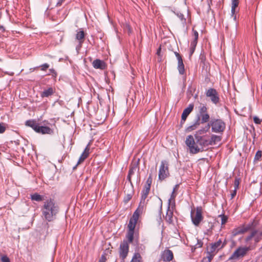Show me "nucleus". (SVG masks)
<instances>
[{"instance_id": "f257e3e1", "label": "nucleus", "mask_w": 262, "mask_h": 262, "mask_svg": "<svg viewBox=\"0 0 262 262\" xmlns=\"http://www.w3.org/2000/svg\"><path fill=\"white\" fill-rule=\"evenodd\" d=\"M185 143L189 147L190 153L192 154L203 151L204 147L211 145L208 135L198 136V135H194V137L189 135L186 137Z\"/></svg>"}, {"instance_id": "f03ea898", "label": "nucleus", "mask_w": 262, "mask_h": 262, "mask_svg": "<svg viewBox=\"0 0 262 262\" xmlns=\"http://www.w3.org/2000/svg\"><path fill=\"white\" fill-rule=\"evenodd\" d=\"M41 210L45 219L52 222L56 219L59 207L54 199L50 198L44 202Z\"/></svg>"}, {"instance_id": "7ed1b4c3", "label": "nucleus", "mask_w": 262, "mask_h": 262, "mask_svg": "<svg viewBox=\"0 0 262 262\" xmlns=\"http://www.w3.org/2000/svg\"><path fill=\"white\" fill-rule=\"evenodd\" d=\"M42 124L39 125L35 119H30L25 122L26 126L31 127L37 133L42 135H53L54 134V129L49 126L51 124L48 121L44 120L42 122Z\"/></svg>"}, {"instance_id": "20e7f679", "label": "nucleus", "mask_w": 262, "mask_h": 262, "mask_svg": "<svg viewBox=\"0 0 262 262\" xmlns=\"http://www.w3.org/2000/svg\"><path fill=\"white\" fill-rule=\"evenodd\" d=\"M142 212V208L138 207L129 219V223L127 225L128 231L125 236L129 243L133 242L136 225L139 220V216Z\"/></svg>"}, {"instance_id": "39448f33", "label": "nucleus", "mask_w": 262, "mask_h": 262, "mask_svg": "<svg viewBox=\"0 0 262 262\" xmlns=\"http://www.w3.org/2000/svg\"><path fill=\"white\" fill-rule=\"evenodd\" d=\"M213 133L222 134L226 128V123L221 119L212 118L208 122Z\"/></svg>"}, {"instance_id": "423d86ee", "label": "nucleus", "mask_w": 262, "mask_h": 262, "mask_svg": "<svg viewBox=\"0 0 262 262\" xmlns=\"http://www.w3.org/2000/svg\"><path fill=\"white\" fill-rule=\"evenodd\" d=\"M170 175L169 172V163L166 160H162L159 167L158 178L161 181L164 180Z\"/></svg>"}, {"instance_id": "0eeeda50", "label": "nucleus", "mask_w": 262, "mask_h": 262, "mask_svg": "<svg viewBox=\"0 0 262 262\" xmlns=\"http://www.w3.org/2000/svg\"><path fill=\"white\" fill-rule=\"evenodd\" d=\"M207 110L206 104L200 103L198 106L199 113L197 115V117L199 118L201 123H207L209 121L210 116L207 112Z\"/></svg>"}, {"instance_id": "6e6552de", "label": "nucleus", "mask_w": 262, "mask_h": 262, "mask_svg": "<svg viewBox=\"0 0 262 262\" xmlns=\"http://www.w3.org/2000/svg\"><path fill=\"white\" fill-rule=\"evenodd\" d=\"M254 221L249 223L248 224H244L242 226L234 228L231 232L232 236L234 237L237 235L244 234L248 231L252 230L254 228Z\"/></svg>"}, {"instance_id": "1a4fd4ad", "label": "nucleus", "mask_w": 262, "mask_h": 262, "mask_svg": "<svg viewBox=\"0 0 262 262\" xmlns=\"http://www.w3.org/2000/svg\"><path fill=\"white\" fill-rule=\"evenodd\" d=\"M128 239H124L120 244L119 248V257L121 259V262H124L125 259L129 252V244Z\"/></svg>"}, {"instance_id": "9d476101", "label": "nucleus", "mask_w": 262, "mask_h": 262, "mask_svg": "<svg viewBox=\"0 0 262 262\" xmlns=\"http://www.w3.org/2000/svg\"><path fill=\"white\" fill-rule=\"evenodd\" d=\"M195 215H193V211L191 212V218L192 223L195 226H198L200 223L203 219V216L202 215V207H197L195 209Z\"/></svg>"}, {"instance_id": "9b49d317", "label": "nucleus", "mask_w": 262, "mask_h": 262, "mask_svg": "<svg viewBox=\"0 0 262 262\" xmlns=\"http://www.w3.org/2000/svg\"><path fill=\"white\" fill-rule=\"evenodd\" d=\"M250 250V248L248 247H240L238 248L230 256L228 260L238 259L240 257L244 256L248 251Z\"/></svg>"}, {"instance_id": "f8f14e48", "label": "nucleus", "mask_w": 262, "mask_h": 262, "mask_svg": "<svg viewBox=\"0 0 262 262\" xmlns=\"http://www.w3.org/2000/svg\"><path fill=\"white\" fill-rule=\"evenodd\" d=\"M85 35L86 33L82 28L79 29L76 31L75 39L78 42V45L76 47L77 51L80 50L81 48L82 44L85 40Z\"/></svg>"}, {"instance_id": "ddd939ff", "label": "nucleus", "mask_w": 262, "mask_h": 262, "mask_svg": "<svg viewBox=\"0 0 262 262\" xmlns=\"http://www.w3.org/2000/svg\"><path fill=\"white\" fill-rule=\"evenodd\" d=\"M137 169L139 170V159L137 161L132 162L129 167L127 180L132 186L133 185L132 182V177L135 174Z\"/></svg>"}, {"instance_id": "4468645a", "label": "nucleus", "mask_w": 262, "mask_h": 262, "mask_svg": "<svg viewBox=\"0 0 262 262\" xmlns=\"http://www.w3.org/2000/svg\"><path fill=\"white\" fill-rule=\"evenodd\" d=\"M206 95L210 97L211 101L214 104H216L220 101L219 94L216 90L213 88L209 89L206 92Z\"/></svg>"}, {"instance_id": "2eb2a0df", "label": "nucleus", "mask_w": 262, "mask_h": 262, "mask_svg": "<svg viewBox=\"0 0 262 262\" xmlns=\"http://www.w3.org/2000/svg\"><path fill=\"white\" fill-rule=\"evenodd\" d=\"M150 190V188L143 187L141 191V197L138 207L142 208L143 210L144 205L147 203L148 200H146Z\"/></svg>"}, {"instance_id": "dca6fc26", "label": "nucleus", "mask_w": 262, "mask_h": 262, "mask_svg": "<svg viewBox=\"0 0 262 262\" xmlns=\"http://www.w3.org/2000/svg\"><path fill=\"white\" fill-rule=\"evenodd\" d=\"M178 60V70L180 75L185 74V66L181 55L177 52H174Z\"/></svg>"}, {"instance_id": "f3484780", "label": "nucleus", "mask_w": 262, "mask_h": 262, "mask_svg": "<svg viewBox=\"0 0 262 262\" xmlns=\"http://www.w3.org/2000/svg\"><path fill=\"white\" fill-rule=\"evenodd\" d=\"M173 258V254L171 250H165L161 254V259L164 261H170Z\"/></svg>"}, {"instance_id": "a211bd4d", "label": "nucleus", "mask_w": 262, "mask_h": 262, "mask_svg": "<svg viewBox=\"0 0 262 262\" xmlns=\"http://www.w3.org/2000/svg\"><path fill=\"white\" fill-rule=\"evenodd\" d=\"M89 146H90V144L87 145V146L85 148L84 151H83L82 154L80 156V157L78 161V162L77 163V165H76L75 167H74V169H75L78 165H79L80 163H81L82 162H83L88 157L89 154H90V150Z\"/></svg>"}, {"instance_id": "6ab92c4d", "label": "nucleus", "mask_w": 262, "mask_h": 262, "mask_svg": "<svg viewBox=\"0 0 262 262\" xmlns=\"http://www.w3.org/2000/svg\"><path fill=\"white\" fill-rule=\"evenodd\" d=\"M193 107V104L191 103L189 104L187 108L184 110L181 116V123L184 122L185 121L188 116L192 111Z\"/></svg>"}, {"instance_id": "aec40b11", "label": "nucleus", "mask_w": 262, "mask_h": 262, "mask_svg": "<svg viewBox=\"0 0 262 262\" xmlns=\"http://www.w3.org/2000/svg\"><path fill=\"white\" fill-rule=\"evenodd\" d=\"M92 64L93 67L96 69L105 70L106 68V64L105 62L99 59L94 60Z\"/></svg>"}, {"instance_id": "412c9836", "label": "nucleus", "mask_w": 262, "mask_h": 262, "mask_svg": "<svg viewBox=\"0 0 262 262\" xmlns=\"http://www.w3.org/2000/svg\"><path fill=\"white\" fill-rule=\"evenodd\" d=\"M222 243V241L221 239H219L216 242L211 243L210 244V248L209 249L210 250H211V253H212L213 252H215V251L217 250H219L220 249H221L222 248H221V244Z\"/></svg>"}, {"instance_id": "4be33fe9", "label": "nucleus", "mask_w": 262, "mask_h": 262, "mask_svg": "<svg viewBox=\"0 0 262 262\" xmlns=\"http://www.w3.org/2000/svg\"><path fill=\"white\" fill-rule=\"evenodd\" d=\"M173 210L170 209V206L168 207L165 219L167 223L169 224H173Z\"/></svg>"}, {"instance_id": "5701e85b", "label": "nucleus", "mask_w": 262, "mask_h": 262, "mask_svg": "<svg viewBox=\"0 0 262 262\" xmlns=\"http://www.w3.org/2000/svg\"><path fill=\"white\" fill-rule=\"evenodd\" d=\"M207 223V226H205L206 230L204 232V234L208 235H210L212 233V230L214 227V224L211 221H207L206 222V221H205L204 223Z\"/></svg>"}, {"instance_id": "b1692460", "label": "nucleus", "mask_w": 262, "mask_h": 262, "mask_svg": "<svg viewBox=\"0 0 262 262\" xmlns=\"http://www.w3.org/2000/svg\"><path fill=\"white\" fill-rule=\"evenodd\" d=\"M55 92L54 90L52 88H49L47 89L44 90L40 94V96L42 98L48 97L52 95Z\"/></svg>"}, {"instance_id": "393cba45", "label": "nucleus", "mask_w": 262, "mask_h": 262, "mask_svg": "<svg viewBox=\"0 0 262 262\" xmlns=\"http://www.w3.org/2000/svg\"><path fill=\"white\" fill-rule=\"evenodd\" d=\"M210 128L209 123H208L201 129L198 130L194 135H198V136H202L203 134L207 133L209 131Z\"/></svg>"}, {"instance_id": "a878e982", "label": "nucleus", "mask_w": 262, "mask_h": 262, "mask_svg": "<svg viewBox=\"0 0 262 262\" xmlns=\"http://www.w3.org/2000/svg\"><path fill=\"white\" fill-rule=\"evenodd\" d=\"M222 136L216 135H212L211 137H209L210 142L211 145H215L216 143L220 142L222 140Z\"/></svg>"}, {"instance_id": "bb28decb", "label": "nucleus", "mask_w": 262, "mask_h": 262, "mask_svg": "<svg viewBox=\"0 0 262 262\" xmlns=\"http://www.w3.org/2000/svg\"><path fill=\"white\" fill-rule=\"evenodd\" d=\"M30 199L32 201L36 202H41L45 200L44 196L38 194V193H34L30 195Z\"/></svg>"}, {"instance_id": "cd10ccee", "label": "nucleus", "mask_w": 262, "mask_h": 262, "mask_svg": "<svg viewBox=\"0 0 262 262\" xmlns=\"http://www.w3.org/2000/svg\"><path fill=\"white\" fill-rule=\"evenodd\" d=\"M201 123V122L199 118H197V120L192 125L187 127V130L188 132H191L192 130H195L199 126Z\"/></svg>"}, {"instance_id": "c85d7f7f", "label": "nucleus", "mask_w": 262, "mask_h": 262, "mask_svg": "<svg viewBox=\"0 0 262 262\" xmlns=\"http://www.w3.org/2000/svg\"><path fill=\"white\" fill-rule=\"evenodd\" d=\"M177 194L174 192H172L170 198L168 200V206H170V205L172 206V208L173 206H175V198L176 197Z\"/></svg>"}, {"instance_id": "c756f323", "label": "nucleus", "mask_w": 262, "mask_h": 262, "mask_svg": "<svg viewBox=\"0 0 262 262\" xmlns=\"http://www.w3.org/2000/svg\"><path fill=\"white\" fill-rule=\"evenodd\" d=\"M192 37H193V40L191 41V43H193L194 44L197 45L198 43V40L199 38V33L198 31L195 30H194L193 28H192Z\"/></svg>"}, {"instance_id": "7c9ffc66", "label": "nucleus", "mask_w": 262, "mask_h": 262, "mask_svg": "<svg viewBox=\"0 0 262 262\" xmlns=\"http://www.w3.org/2000/svg\"><path fill=\"white\" fill-rule=\"evenodd\" d=\"M203 245V242L201 239L197 238V243L193 246H191V251L194 252L195 249L201 248Z\"/></svg>"}, {"instance_id": "2f4dec72", "label": "nucleus", "mask_w": 262, "mask_h": 262, "mask_svg": "<svg viewBox=\"0 0 262 262\" xmlns=\"http://www.w3.org/2000/svg\"><path fill=\"white\" fill-rule=\"evenodd\" d=\"M130 262H142V257L140 253H135Z\"/></svg>"}, {"instance_id": "473e14b6", "label": "nucleus", "mask_w": 262, "mask_h": 262, "mask_svg": "<svg viewBox=\"0 0 262 262\" xmlns=\"http://www.w3.org/2000/svg\"><path fill=\"white\" fill-rule=\"evenodd\" d=\"M239 0H232L231 13L234 15L235 12V8L238 6Z\"/></svg>"}, {"instance_id": "72a5a7b5", "label": "nucleus", "mask_w": 262, "mask_h": 262, "mask_svg": "<svg viewBox=\"0 0 262 262\" xmlns=\"http://www.w3.org/2000/svg\"><path fill=\"white\" fill-rule=\"evenodd\" d=\"M219 217L221 219V225H224L228 221V216L225 215L224 213L219 215Z\"/></svg>"}, {"instance_id": "f704fd0d", "label": "nucleus", "mask_w": 262, "mask_h": 262, "mask_svg": "<svg viewBox=\"0 0 262 262\" xmlns=\"http://www.w3.org/2000/svg\"><path fill=\"white\" fill-rule=\"evenodd\" d=\"M258 232V231L257 230H253L250 234L248 235L246 238L245 241L246 242H248L250 241L251 240V239L254 237V236H255V234Z\"/></svg>"}, {"instance_id": "c9c22d12", "label": "nucleus", "mask_w": 262, "mask_h": 262, "mask_svg": "<svg viewBox=\"0 0 262 262\" xmlns=\"http://www.w3.org/2000/svg\"><path fill=\"white\" fill-rule=\"evenodd\" d=\"M152 182V179L151 176L150 174L146 180V184H145L144 187L150 188Z\"/></svg>"}, {"instance_id": "e433bc0d", "label": "nucleus", "mask_w": 262, "mask_h": 262, "mask_svg": "<svg viewBox=\"0 0 262 262\" xmlns=\"http://www.w3.org/2000/svg\"><path fill=\"white\" fill-rule=\"evenodd\" d=\"M177 15L180 19V20H181L182 23L183 25V26H185L186 25V19L184 17V15L182 13H180V12H178L177 13Z\"/></svg>"}, {"instance_id": "4c0bfd02", "label": "nucleus", "mask_w": 262, "mask_h": 262, "mask_svg": "<svg viewBox=\"0 0 262 262\" xmlns=\"http://www.w3.org/2000/svg\"><path fill=\"white\" fill-rule=\"evenodd\" d=\"M262 156V152L261 150H258L255 155L254 161H259L261 160Z\"/></svg>"}, {"instance_id": "58836bf2", "label": "nucleus", "mask_w": 262, "mask_h": 262, "mask_svg": "<svg viewBox=\"0 0 262 262\" xmlns=\"http://www.w3.org/2000/svg\"><path fill=\"white\" fill-rule=\"evenodd\" d=\"M262 239V232L259 233H256L254 236V239L255 243H258Z\"/></svg>"}, {"instance_id": "ea45409f", "label": "nucleus", "mask_w": 262, "mask_h": 262, "mask_svg": "<svg viewBox=\"0 0 262 262\" xmlns=\"http://www.w3.org/2000/svg\"><path fill=\"white\" fill-rule=\"evenodd\" d=\"M49 67L50 66L48 63H45L37 67L36 68H39L41 71H46L49 68Z\"/></svg>"}, {"instance_id": "a19ab883", "label": "nucleus", "mask_w": 262, "mask_h": 262, "mask_svg": "<svg viewBox=\"0 0 262 262\" xmlns=\"http://www.w3.org/2000/svg\"><path fill=\"white\" fill-rule=\"evenodd\" d=\"M240 178L236 177L234 182V189L237 190L239 188L240 183Z\"/></svg>"}, {"instance_id": "79ce46f5", "label": "nucleus", "mask_w": 262, "mask_h": 262, "mask_svg": "<svg viewBox=\"0 0 262 262\" xmlns=\"http://www.w3.org/2000/svg\"><path fill=\"white\" fill-rule=\"evenodd\" d=\"M7 124L3 122H0V134L5 133L6 129Z\"/></svg>"}, {"instance_id": "37998d69", "label": "nucleus", "mask_w": 262, "mask_h": 262, "mask_svg": "<svg viewBox=\"0 0 262 262\" xmlns=\"http://www.w3.org/2000/svg\"><path fill=\"white\" fill-rule=\"evenodd\" d=\"M216 252H213L212 253H211V250H209V251L207 252V257L208 258V262H210L211 260L213 259V257L215 255Z\"/></svg>"}, {"instance_id": "c03bdc74", "label": "nucleus", "mask_w": 262, "mask_h": 262, "mask_svg": "<svg viewBox=\"0 0 262 262\" xmlns=\"http://www.w3.org/2000/svg\"><path fill=\"white\" fill-rule=\"evenodd\" d=\"M49 71H50V73L48 74V75H51L52 77L53 78H56V77L57 76V73L56 71L53 68L50 69Z\"/></svg>"}, {"instance_id": "a18cd8bd", "label": "nucleus", "mask_w": 262, "mask_h": 262, "mask_svg": "<svg viewBox=\"0 0 262 262\" xmlns=\"http://www.w3.org/2000/svg\"><path fill=\"white\" fill-rule=\"evenodd\" d=\"M196 45H197L194 44L193 43H190V52H189L190 56H191L193 54Z\"/></svg>"}, {"instance_id": "49530a36", "label": "nucleus", "mask_w": 262, "mask_h": 262, "mask_svg": "<svg viewBox=\"0 0 262 262\" xmlns=\"http://www.w3.org/2000/svg\"><path fill=\"white\" fill-rule=\"evenodd\" d=\"M253 121L254 123L257 124H260L262 122V120L257 116H254L253 117Z\"/></svg>"}, {"instance_id": "de8ad7c7", "label": "nucleus", "mask_w": 262, "mask_h": 262, "mask_svg": "<svg viewBox=\"0 0 262 262\" xmlns=\"http://www.w3.org/2000/svg\"><path fill=\"white\" fill-rule=\"evenodd\" d=\"M132 198V194H128L126 195V196L124 199V201L125 203L128 202Z\"/></svg>"}, {"instance_id": "09e8293b", "label": "nucleus", "mask_w": 262, "mask_h": 262, "mask_svg": "<svg viewBox=\"0 0 262 262\" xmlns=\"http://www.w3.org/2000/svg\"><path fill=\"white\" fill-rule=\"evenodd\" d=\"M1 260L2 262H10V259L7 256H3L1 258Z\"/></svg>"}, {"instance_id": "8fccbe9b", "label": "nucleus", "mask_w": 262, "mask_h": 262, "mask_svg": "<svg viewBox=\"0 0 262 262\" xmlns=\"http://www.w3.org/2000/svg\"><path fill=\"white\" fill-rule=\"evenodd\" d=\"M160 201H161V203H160V209H159V216L160 217V219L161 220V214L162 213V202L161 200H160Z\"/></svg>"}, {"instance_id": "3c124183", "label": "nucleus", "mask_w": 262, "mask_h": 262, "mask_svg": "<svg viewBox=\"0 0 262 262\" xmlns=\"http://www.w3.org/2000/svg\"><path fill=\"white\" fill-rule=\"evenodd\" d=\"M106 256L104 254L102 255L100 258L99 260V262H106Z\"/></svg>"}, {"instance_id": "603ef678", "label": "nucleus", "mask_w": 262, "mask_h": 262, "mask_svg": "<svg viewBox=\"0 0 262 262\" xmlns=\"http://www.w3.org/2000/svg\"><path fill=\"white\" fill-rule=\"evenodd\" d=\"M237 190L234 189V190L231 193V199H233L236 194Z\"/></svg>"}, {"instance_id": "864d4df0", "label": "nucleus", "mask_w": 262, "mask_h": 262, "mask_svg": "<svg viewBox=\"0 0 262 262\" xmlns=\"http://www.w3.org/2000/svg\"><path fill=\"white\" fill-rule=\"evenodd\" d=\"M64 1H65V0H58L56 5V6L59 7V6H61Z\"/></svg>"}, {"instance_id": "5fc2aeb1", "label": "nucleus", "mask_w": 262, "mask_h": 262, "mask_svg": "<svg viewBox=\"0 0 262 262\" xmlns=\"http://www.w3.org/2000/svg\"><path fill=\"white\" fill-rule=\"evenodd\" d=\"M187 93L188 94H189V95H193V91L192 90H191V88H188V90H187Z\"/></svg>"}, {"instance_id": "6e6d98bb", "label": "nucleus", "mask_w": 262, "mask_h": 262, "mask_svg": "<svg viewBox=\"0 0 262 262\" xmlns=\"http://www.w3.org/2000/svg\"><path fill=\"white\" fill-rule=\"evenodd\" d=\"M178 187H179V185H175L173 189L172 192H175L177 190Z\"/></svg>"}, {"instance_id": "4d7b16f0", "label": "nucleus", "mask_w": 262, "mask_h": 262, "mask_svg": "<svg viewBox=\"0 0 262 262\" xmlns=\"http://www.w3.org/2000/svg\"><path fill=\"white\" fill-rule=\"evenodd\" d=\"M226 245V240H225V241L223 243L222 242V243L221 244V248H223V247H224Z\"/></svg>"}, {"instance_id": "13d9d810", "label": "nucleus", "mask_w": 262, "mask_h": 262, "mask_svg": "<svg viewBox=\"0 0 262 262\" xmlns=\"http://www.w3.org/2000/svg\"><path fill=\"white\" fill-rule=\"evenodd\" d=\"M160 51H161V48H159L158 49V50H157V54L159 55L160 53Z\"/></svg>"}, {"instance_id": "bf43d9fd", "label": "nucleus", "mask_w": 262, "mask_h": 262, "mask_svg": "<svg viewBox=\"0 0 262 262\" xmlns=\"http://www.w3.org/2000/svg\"><path fill=\"white\" fill-rule=\"evenodd\" d=\"M0 30H3V31H4V28L3 27H1L0 28Z\"/></svg>"}, {"instance_id": "052dcab7", "label": "nucleus", "mask_w": 262, "mask_h": 262, "mask_svg": "<svg viewBox=\"0 0 262 262\" xmlns=\"http://www.w3.org/2000/svg\"><path fill=\"white\" fill-rule=\"evenodd\" d=\"M236 15H234V20L235 21L236 20Z\"/></svg>"}]
</instances>
